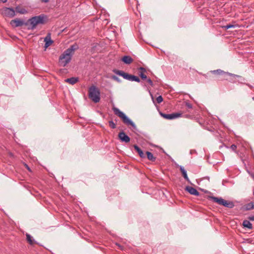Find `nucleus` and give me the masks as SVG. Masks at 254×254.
<instances>
[{
  "label": "nucleus",
  "instance_id": "2f4dec72",
  "mask_svg": "<svg viewBox=\"0 0 254 254\" xmlns=\"http://www.w3.org/2000/svg\"><path fill=\"white\" fill-rule=\"evenodd\" d=\"M230 148L233 150L235 151L237 149V146L235 144H232Z\"/></svg>",
  "mask_w": 254,
  "mask_h": 254
},
{
  "label": "nucleus",
  "instance_id": "393cba45",
  "mask_svg": "<svg viewBox=\"0 0 254 254\" xmlns=\"http://www.w3.org/2000/svg\"><path fill=\"white\" fill-rule=\"evenodd\" d=\"M236 27H237V25L229 24H227V25H225V26H222V28L225 29L226 30V29H228L231 28H235Z\"/></svg>",
  "mask_w": 254,
  "mask_h": 254
},
{
  "label": "nucleus",
  "instance_id": "6e6552de",
  "mask_svg": "<svg viewBox=\"0 0 254 254\" xmlns=\"http://www.w3.org/2000/svg\"><path fill=\"white\" fill-rule=\"evenodd\" d=\"M211 72L213 74H217L219 75H228L230 76L233 77V78H241L242 77L240 75L235 74L233 73H229L228 72H225L221 69H218L217 70H212Z\"/></svg>",
  "mask_w": 254,
  "mask_h": 254
},
{
  "label": "nucleus",
  "instance_id": "20e7f679",
  "mask_svg": "<svg viewBox=\"0 0 254 254\" xmlns=\"http://www.w3.org/2000/svg\"><path fill=\"white\" fill-rule=\"evenodd\" d=\"M114 113L121 118L123 122L127 125H130L134 129H136V127L134 123L131 121L123 112L121 111L117 108H113Z\"/></svg>",
  "mask_w": 254,
  "mask_h": 254
},
{
  "label": "nucleus",
  "instance_id": "1a4fd4ad",
  "mask_svg": "<svg viewBox=\"0 0 254 254\" xmlns=\"http://www.w3.org/2000/svg\"><path fill=\"white\" fill-rule=\"evenodd\" d=\"M10 24L13 26V27H18L20 26H22L23 25H28V23L25 22L24 20L19 19V18H16L13 20H12L10 21Z\"/></svg>",
  "mask_w": 254,
  "mask_h": 254
},
{
  "label": "nucleus",
  "instance_id": "412c9836",
  "mask_svg": "<svg viewBox=\"0 0 254 254\" xmlns=\"http://www.w3.org/2000/svg\"><path fill=\"white\" fill-rule=\"evenodd\" d=\"M244 209L246 210H250L254 209V203L253 201L250 202L244 205Z\"/></svg>",
  "mask_w": 254,
  "mask_h": 254
},
{
  "label": "nucleus",
  "instance_id": "dca6fc26",
  "mask_svg": "<svg viewBox=\"0 0 254 254\" xmlns=\"http://www.w3.org/2000/svg\"><path fill=\"white\" fill-rule=\"evenodd\" d=\"M133 147L141 158H145L146 157L145 154L143 153L142 150L137 145H134Z\"/></svg>",
  "mask_w": 254,
  "mask_h": 254
},
{
  "label": "nucleus",
  "instance_id": "4c0bfd02",
  "mask_svg": "<svg viewBox=\"0 0 254 254\" xmlns=\"http://www.w3.org/2000/svg\"><path fill=\"white\" fill-rule=\"evenodd\" d=\"M253 100L254 101V97L252 98Z\"/></svg>",
  "mask_w": 254,
  "mask_h": 254
},
{
  "label": "nucleus",
  "instance_id": "bb28decb",
  "mask_svg": "<svg viewBox=\"0 0 254 254\" xmlns=\"http://www.w3.org/2000/svg\"><path fill=\"white\" fill-rule=\"evenodd\" d=\"M163 100V97L162 96L160 95L158 97H157L156 101L157 103L160 104L161 103Z\"/></svg>",
  "mask_w": 254,
  "mask_h": 254
},
{
  "label": "nucleus",
  "instance_id": "5701e85b",
  "mask_svg": "<svg viewBox=\"0 0 254 254\" xmlns=\"http://www.w3.org/2000/svg\"><path fill=\"white\" fill-rule=\"evenodd\" d=\"M16 12L17 13H20V14H25L27 12V11L24 8H21L20 6H18L15 7V12Z\"/></svg>",
  "mask_w": 254,
  "mask_h": 254
},
{
  "label": "nucleus",
  "instance_id": "f257e3e1",
  "mask_svg": "<svg viewBox=\"0 0 254 254\" xmlns=\"http://www.w3.org/2000/svg\"><path fill=\"white\" fill-rule=\"evenodd\" d=\"M78 49V46L76 44H73L67 49L59 57L60 64L64 67L71 61L74 51Z\"/></svg>",
  "mask_w": 254,
  "mask_h": 254
},
{
  "label": "nucleus",
  "instance_id": "39448f33",
  "mask_svg": "<svg viewBox=\"0 0 254 254\" xmlns=\"http://www.w3.org/2000/svg\"><path fill=\"white\" fill-rule=\"evenodd\" d=\"M113 72L115 74L119 75L121 76H122L124 79L131 81H136L137 82H140V80L138 77L137 76L129 74L124 72L123 70H120L116 69H114L113 70Z\"/></svg>",
  "mask_w": 254,
  "mask_h": 254
},
{
  "label": "nucleus",
  "instance_id": "e433bc0d",
  "mask_svg": "<svg viewBox=\"0 0 254 254\" xmlns=\"http://www.w3.org/2000/svg\"><path fill=\"white\" fill-rule=\"evenodd\" d=\"M26 165V167H27V169L30 171V170L29 167L28 166V165Z\"/></svg>",
  "mask_w": 254,
  "mask_h": 254
},
{
  "label": "nucleus",
  "instance_id": "a878e982",
  "mask_svg": "<svg viewBox=\"0 0 254 254\" xmlns=\"http://www.w3.org/2000/svg\"><path fill=\"white\" fill-rule=\"evenodd\" d=\"M109 124L110 127L113 129H114L116 127V125L113 121H110L109 122Z\"/></svg>",
  "mask_w": 254,
  "mask_h": 254
},
{
  "label": "nucleus",
  "instance_id": "7c9ffc66",
  "mask_svg": "<svg viewBox=\"0 0 254 254\" xmlns=\"http://www.w3.org/2000/svg\"><path fill=\"white\" fill-rule=\"evenodd\" d=\"M183 117L188 119H192V116L189 114H185L183 116Z\"/></svg>",
  "mask_w": 254,
  "mask_h": 254
},
{
  "label": "nucleus",
  "instance_id": "4be33fe9",
  "mask_svg": "<svg viewBox=\"0 0 254 254\" xmlns=\"http://www.w3.org/2000/svg\"><path fill=\"white\" fill-rule=\"evenodd\" d=\"M243 225L244 227L247 228L251 230L253 229L252 224L248 220H244L243 222Z\"/></svg>",
  "mask_w": 254,
  "mask_h": 254
},
{
  "label": "nucleus",
  "instance_id": "f8f14e48",
  "mask_svg": "<svg viewBox=\"0 0 254 254\" xmlns=\"http://www.w3.org/2000/svg\"><path fill=\"white\" fill-rule=\"evenodd\" d=\"M45 48H47L50 46L53 43V41L51 39V33H49L47 34L46 37L44 38Z\"/></svg>",
  "mask_w": 254,
  "mask_h": 254
},
{
  "label": "nucleus",
  "instance_id": "4468645a",
  "mask_svg": "<svg viewBox=\"0 0 254 254\" xmlns=\"http://www.w3.org/2000/svg\"><path fill=\"white\" fill-rule=\"evenodd\" d=\"M209 198L212 200L213 202L217 203V204L222 205L224 199L222 197H217L214 196H209Z\"/></svg>",
  "mask_w": 254,
  "mask_h": 254
},
{
  "label": "nucleus",
  "instance_id": "cd10ccee",
  "mask_svg": "<svg viewBox=\"0 0 254 254\" xmlns=\"http://www.w3.org/2000/svg\"><path fill=\"white\" fill-rule=\"evenodd\" d=\"M111 78L119 83L121 81L120 79L116 75H112Z\"/></svg>",
  "mask_w": 254,
  "mask_h": 254
},
{
  "label": "nucleus",
  "instance_id": "2eb2a0df",
  "mask_svg": "<svg viewBox=\"0 0 254 254\" xmlns=\"http://www.w3.org/2000/svg\"><path fill=\"white\" fill-rule=\"evenodd\" d=\"M222 206L229 208H232L235 206L234 203L232 201H227L224 199Z\"/></svg>",
  "mask_w": 254,
  "mask_h": 254
},
{
  "label": "nucleus",
  "instance_id": "aec40b11",
  "mask_svg": "<svg viewBox=\"0 0 254 254\" xmlns=\"http://www.w3.org/2000/svg\"><path fill=\"white\" fill-rule=\"evenodd\" d=\"M145 155L147 159L150 161L154 162L156 159V158L154 156L153 154L149 151H146Z\"/></svg>",
  "mask_w": 254,
  "mask_h": 254
},
{
  "label": "nucleus",
  "instance_id": "f03ea898",
  "mask_svg": "<svg viewBox=\"0 0 254 254\" xmlns=\"http://www.w3.org/2000/svg\"><path fill=\"white\" fill-rule=\"evenodd\" d=\"M47 20V16L42 14L38 16H35L28 19V25H29L28 29L33 30L39 24H44Z\"/></svg>",
  "mask_w": 254,
  "mask_h": 254
},
{
  "label": "nucleus",
  "instance_id": "58836bf2",
  "mask_svg": "<svg viewBox=\"0 0 254 254\" xmlns=\"http://www.w3.org/2000/svg\"><path fill=\"white\" fill-rule=\"evenodd\" d=\"M253 194H254V191H253Z\"/></svg>",
  "mask_w": 254,
  "mask_h": 254
},
{
  "label": "nucleus",
  "instance_id": "0eeeda50",
  "mask_svg": "<svg viewBox=\"0 0 254 254\" xmlns=\"http://www.w3.org/2000/svg\"><path fill=\"white\" fill-rule=\"evenodd\" d=\"M160 114L162 117L167 120H173L183 116V114L182 113H173L172 114H164L161 113Z\"/></svg>",
  "mask_w": 254,
  "mask_h": 254
},
{
  "label": "nucleus",
  "instance_id": "423d86ee",
  "mask_svg": "<svg viewBox=\"0 0 254 254\" xmlns=\"http://www.w3.org/2000/svg\"><path fill=\"white\" fill-rule=\"evenodd\" d=\"M1 13L4 16L13 17L14 16L15 10L12 8L4 7L1 9Z\"/></svg>",
  "mask_w": 254,
  "mask_h": 254
},
{
  "label": "nucleus",
  "instance_id": "f3484780",
  "mask_svg": "<svg viewBox=\"0 0 254 254\" xmlns=\"http://www.w3.org/2000/svg\"><path fill=\"white\" fill-rule=\"evenodd\" d=\"M122 61L126 64H130L133 62L132 58L129 56H125L122 59Z\"/></svg>",
  "mask_w": 254,
  "mask_h": 254
},
{
  "label": "nucleus",
  "instance_id": "c9c22d12",
  "mask_svg": "<svg viewBox=\"0 0 254 254\" xmlns=\"http://www.w3.org/2000/svg\"><path fill=\"white\" fill-rule=\"evenodd\" d=\"M247 85L249 87H250V88H251L253 87V86H252L250 85V84H247Z\"/></svg>",
  "mask_w": 254,
  "mask_h": 254
},
{
  "label": "nucleus",
  "instance_id": "6ab92c4d",
  "mask_svg": "<svg viewBox=\"0 0 254 254\" xmlns=\"http://www.w3.org/2000/svg\"><path fill=\"white\" fill-rule=\"evenodd\" d=\"M78 81V78L77 77H71L67 78L65 80V82H67L71 85H73Z\"/></svg>",
  "mask_w": 254,
  "mask_h": 254
},
{
  "label": "nucleus",
  "instance_id": "9d476101",
  "mask_svg": "<svg viewBox=\"0 0 254 254\" xmlns=\"http://www.w3.org/2000/svg\"><path fill=\"white\" fill-rule=\"evenodd\" d=\"M118 137L120 140L123 142L127 143L130 140V137L127 135L124 131L119 132Z\"/></svg>",
  "mask_w": 254,
  "mask_h": 254
},
{
  "label": "nucleus",
  "instance_id": "c85d7f7f",
  "mask_svg": "<svg viewBox=\"0 0 254 254\" xmlns=\"http://www.w3.org/2000/svg\"><path fill=\"white\" fill-rule=\"evenodd\" d=\"M145 80H146L147 82L148 83V84L151 86H153V81H152V80L149 78H147V79H146Z\"/></svg>",
  "mask_w": 254,
  "mask_h": 254
},
{
  "label": "nucleus",
  "instance_id": "c756f323",
  "mask_svg": "<svg viewBox=\"0 0 254 254\" xmlns=\"http://www.w3.org/2000/svg\"><path fill=\"white\" fill-rule=\"evenodd\" d=\"M185 105L188 109H192V105L189 102H186Z\"/></svg>",
  "mask_w": 254,
  "mask_h": 254
},
{
  "label": "nucleus",
  "instance_id": "ddd939ff",
  "mask_svg": "<svg viewBox=\"0 0 254 254\" xmlns=\"http://www.w3.org/2000/svg\"><path fill=\"white\" fill-rule=\"evenodd\" d=\"M139 70V75L142 80L147 79V76L145 75V73L147 72L146 69L143 67H140L138 68Z\"/></svg>",
  "mask_w": 254,
  "mask_h": 254
},
{
  "label": "nucleus",
  "instance_id": "f704fd0d",
  "mask_svg": "<svg viewBox=\"0 0 254 254\" xmlns=\"http://www.w3.org/2000/svg\"><path fill=\"white\" fill-rule=\"evenodd\" d=\"M7 0H0V1H1V2H2L3 3H5L7 1Z\"/></svg>",
  "mask_w": 254,
  "mask_h": 254
},
{
  "label": "nucleus",
  "instance_id": "9b49d317",
  "mask_svg": "<svg viewBox=\"0 0 254 254\" xmlns=\"http://www.w3.org/2000/svg\"><path fill=\"white\" fill-rule=\"evenodd\" d=\"M185 190L188 191L190 194L195 196L199 195V192L194 188L190 186H187Z\"/></svg>",
  "mask_w": 254,
  "mask_h": 254
},
{
  "label": "nucleus",
  "instance_id": "a211bd4d",
  "mask_svg": "<svg viewBox=\"0 0 254 254\" xmlns=\"http://www.w3.org/2000/svg\"><path fill=\"white\" fill-rule=\"evenodd\" d=\"M179 167H180V171L182 174L183 177L185 178V179L187 181H188V182H190V180L188 178V175L187 173V171H186V170L182 166H180Z\"/></svg>",
  "mask_w": 254,
  "mask_h": 254
},
{
  "label": "nucleus",
  "instance_id": "72a5a7b5",
  "mask_svg": "<svg viewBox=\"0 0 254 254\" xmlns=\"http://www.w3.org/2000/svg\"><path fill=\"white\" fill-rule=\"evenodd\" d=\"M40 1L42 2H43V3H48L50 0H40Z\"/></svg>",
  "mask_w": 254,
  "mask_h": 254
},
{
  "label": "nucleus",
  "instance_id": "473e14b6",
  "mask_svg": "<svg viewBox=\"0 0 254 254\" xmlns=\"http://www.w3.org/2000/svg\"><path fill=\"white\" fill-rule=\"evenodd\" d=\"M249 219L251 221H254V215L249 216Z\"/></svg>",
  "mask_w": 254,
  "mask_h": 254
},
{
  "label": "nucleus",
  "instance_id": "7ed1b4c3",
  "mask_svg": "<svg viewBox=\"0 0 254 254\" xmlns=\"http://www.w3.org/2000/svg\"><path fill=\"white\" fill-rule=\"evenodd\" d=\"M89 98L94 103H98L100 100V92L95 86L92 85L89 88Z\"/></svg>",
  "mask_w": 254,
  "mask_h": 254
},
{
  "label": "nucleus",
  "instance_id": "b1692460",
  "mask_svg": "<svg viewBox=\"0 0 254 254\" xmlns=\"http://www.w3.org/2000/svg\"><path fill=\"white\" fill-rule=\"evenodd\" d=\"M26 240H27V242L29 243V244L32 245L35 243L34 240L32 239V237L30 234L27 233L26 234Z\"/></svg>",
  "mask_w": 254,
  "mask_h": 254
}]
</instances>
